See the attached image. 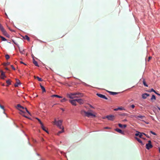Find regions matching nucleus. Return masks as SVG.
Returning <instances> with one entry per match:
<instances>
[{
  "label": "nucleus",
  "instance_id": "f257e3e1",
  "mask_svg": "<svg viewBox=\"0 0 160 160\" xmlns=\"http://www.w3.org/2000/svg\"><path fill=\"white\" fill-rule=\"evenodd\" d=\"M67 96L69 98L73 99L75 98L82 97L83 96V94L82 93L79 92L71 93L67 94Z\"/></svg>",
  "mask_w": 160,
  "mask_h": 160
},
{
  "label": "nucleus",
  "instance_id": "f03ea898",
  "mask_svg": "<svg viewBox=\"0 0 160 160\" xmlns=\"http://www.w3.org/2000/svg\"><path fill=\"white\" fill-rule=\"evenodd\" d=\"M81 114L83 116H86L89 118L91 117H95L96 116L94 114L91 112H86L84 110H82L81 111Z\"/></svg>",
  "mask_w": 160,
  "mask_h": 160
},
{
  "label": "nucleus",
  "instance_id": "7ed1b4c3",
  "mask_svg": "<svg viewBox=\"0 0 160 160\" xmlns=\"http://www.w3.org/2000/svg\"><path fill=\"white\" fill-rule=\"evenodd\" d=\"M62 121L61 120H59L57 121L55 120L54 122V123L60 129H62L63 126H62Z\"/></svg>",
  "mask_w": 160,
  "mask_h": 160
},
{
  "label": "nucleus",
  "instance_id": "20e7f679",
  "mask_svg": "<svg viewBox=\"0 0 160 160\" xmlns=\"http://www.w3.org/2000/svg\"><path fill=\"white\" fill-rule=\"evenodd\" d=\"M152 147V146L151 144V142L149 140L148 141V143L146 144V148L147 149L149 150Z\"/></svg>",
  "mask_w": 160,
  "mask_h": 160
},
{
  "label": "nucleus",
  "instance_id": "39448f33",
  "mask_svg": "<svg viewBox=\"0 0 160 160\" xmlns=\"http://www.w3.org/2000/svg\"><path fill=\"white\" fill-rule=\"evenodd\" d=\"M17 108L20 111L22 112V113H24V112L22 111L21 109H24V108L22 106H21L20 104H18L17 105Z\"/></svg>",
  "mask_w": 160,
  "mask_h": 160
},
{
  "label": "nucleus",
  "instance_id": "423d86ee",
  "mask_svg": "<svg viewBox=\"0 0 160 160\" xmlns=\"http://www.w3.org/2000/svg\"><path fill=\"white\" fill-rule=\"evenodd\" d=\"M106 118L109 120L113 121L115 117L114 115H108L106 116Z\"/></svg>",
  "mask_w": 160,
  "mask_h": 160
},
{
  "label": "nucleus",
  "instance_id": "0eeeda50",
  "mask_svg": "<svg viewBox=\"0 0 160 160\" xmlns=\"http://www.w3.org/2000/svg\"><path fill=\"white\" fill-rule=\"evenodd\" d=\"M138 133L135 134V136H139L140 138H142V135H146L143 132H137Z\"/></svg>",
  "mask_w": 160,
  "mask_h": 160
},
{
  "label": "nucleus",
  "instance_id": "6e6552de",
  "mask_svg": "<svg viewBox=\"0 0 160 160\" xmlns=\"http://www.w3.org/2000/svg\"><path fill=\"white\" fill-rule=\"evenodd\" d=\"M96 94L98 97L100 98H104L106 100L108 99V98L104 95L99 93H97Z\"/></svg>",
  "mask_w": 160,
  "mask_h": 160
},
{
  "label": "nucleus",
  "instance_id": "1a4fd4ad",
  "mask_svg": "<svg viewBox=\"0 0 160 160\" xmlns=\"http://www.w3.org/2000/svg\"><path fill=\"white\" fill-rule=\"evenodd\" d=\"M16 82L14 84V86L15 87H18L19 85H20L21 83L20 82V81L18 79H16Z\"/></svg>",
  "mask_w": 160,
  "mask_h": 160
},
{
  "label": "nucleus",
  "instance_id": "9d476101",
  "mask_svg": "<svg viewBox=\"0 0 160 160\" xmlns=\"http://www.w3.org/2000/svg\"><path fill=\"white\" fill-rule=\"evenodd\" d=\"M115 130L122 134L124 135V132L119 128H116Z\"/></svg>",
  "mask_w": 160,
  "mask_h": 160
},
{
  "label": "nucleus",
  "instance_id": "9b49d317",
  "mask_svg": "<svg viewBox=\"0 0 160 160\" xmlns=\"http://www.w3.org/2000/svg\"><path fill=\"white\" fill-rule=\"evenodd\" d=\"M149 96V94L145 93L142 95V97L143 99H146Z\"/></svg>",
  "mask_w": 160,
  "mask_h": 160
},
{
  "label": "nucleus",
  "instance_id": "f8f14e48",
  "mask_svg": "<svg viewBox=\"0 0 160 160\" xmlns=\"http://www.w3.org/2000/svg\"><path fill=\"white\" fill-rule=\"evenodd\" d=\"M19 50L20 52V53L22 54H24L25 53L24 52L25 51V49H22L21 48H20V47H18Z\"/></svg>",
  "mask_w": 160,
  "mask_h": 160
},
{
  "label": "nucleus",
  "instance_id": "ddd939ff",
  "mask_svg": "<svg viewBox=\"0 0 160 160\" xmlns=\"http://www.w3.org/2000/svg\"><path fill=\"white\" fill-rule=\"evenodd\" d=\"M69 102L72 104L73 105L76 106V102L75 101V100H69Z\"/></svg>",
  "mask_w": 160,
  "mask_h": 160
},
{
  "label": "nucleus",
  "instance_id": "4468645a",
  "mask_svg": "<svg viewBox=\"0 0 160 160\" xmlns=\"http://www.w3.org/2000/svg\"><path fill=\"white\" fill-rule=\"evenodd\" d=\"M1 74V78L2 79H4V78H6V76L5 75V74L4 72L2 70L0 71Z\"/></svg>",
  "mask_w": 160,
  "mask_h": 160
},
{
  "label": "nucleus",
  "instance_id": "2eb2a0df",
  "mask_svg": "<svg viewBox=\"0 0 160 160\" xmlns=\"http://www.w3.org/2000/svg\"><path fill=\"white\" fill-rule=\"evenodd\" d=\"M2 32L3 33V35H4L5 36H6L8 37H9V35H8L7 33V32H6V30L5 29Z\"/></svg>",
  "mask_w": 160,
  "mask_h": 160
},
{
  "label": "nucleus",
  "instance_id": "dca6fc26",
  "mask_svg": "<svg viewBox=\"0 0 160 160\" xmlns=\"http://www.w3.org/2000/svg\"><path fill=\"white\" fill-rule=\"evenodd\" d=\"M78 102L80 104H83L84 103L83 100L81 98L78 99Z\"/></svg>",
  "mask_w": 160,
  "mask_h": 160
},
{
  "label": "nucleus",
  "instance_id": "f3484780",
  "mask_svg": "<svg viewBox=\"0 0 160 160\" xmlns=\"http://www.w3.org/2000/svg\"><path fill=\"white\" fill-rule=\"evenodd\" d=\"M118 125V126L120 128H125L127 127V125H126V124H124V125H122V124H121L120 123H119Z\"/></svg>",
  "mask_w": 160,
  "mask_h": 160
},
{
  "label": "nucleus",
  "instance_id": "a211bd4d",
  "mask_svg": "<svg viewBox=\"0 0 160 160\" xmlns=\"http://www.w3.org/2000/svg\"><path fill=\"white\" fill-rule=\"evenodd\" d=\"M41 128H42V129L44 130V131H45L46 132H47V133H48V131L46 129V128H45L44 127V126L43 125H42L41 126Z\"/></svg>",
  "mask_w": 160,
  "mask_h": 160
},
{
  "label": "nucleus",
  "instance_id": "6ab92c4d",
  "mask_svg": "<svg viewBox=\"0 0 160 160\" xmlns=\"http://www.w3.org/2000/svg\"><path fill=\"white\" fill-rule=\"evenodd\" d=\"M33 64L36 66L39 67V65L38 64L37 61H35L34 59L33 60Z\"/></svg>",
  "mask_w": 160,
  "mask_h": 160
},
{
  "label": "nucleus",
  "instance_id": "aec40b11",
  "mask_svg": "<svg viewBox=\"0 0 160 160\" xmlns=\"http://www.w3.org/2000/svg\"><path fill=\"white\" fill-rule=\"evenodd\" d=\"M62 130L61 131H59L58 132V133H57L58 135H59L60 134H61V133H62L64 132L63 127H62Z\"/></svg>",
  "mask_w": 160,
  "mask_h": 160
},
{
  "label": "nucleus",
  "instance_id": "412c9836",
  "mask_svg": "<svg viewBox=\"0 0 160 160\" xmlns=\"http://www.w3.org/2000/svg\"><path fill=\"white\" fill-rule=\"evenodd\" d=\"M40 86L41 89H42V92H46V90L44 87L43 86H42L41 84L40 85Z\"/></svg>",
  "mask_w": 160,
  "mask_h": 160
},
{
  "label": "nucleus",
  "instance_id": "4be33fe9",
  "mask_svg": "<svg viewBox=\"0 0 160 160\" xmlns=\"http://www.w3.org/2000/svg\"><path fill=\"white\" fill-rule=\"evenodd\" d=\"M6 83H7L8 85H6V86L8 87L9 85H10L11 84V81L10 79H8L6 81Z\"/></svg>",
  "mask_w": 160,
  "mask_h": 160
},
{
  "label": "nucleus",
  "instance_id": "5701e85b",
  "mask_svg": "<svg viewBox=\"0 0 160 160\" xmlns=\"http://www.w3.org/2000/svg\"><path fill=\"white\" fill-rule=\"evenodd\" d=\"M134 117H135L136 118H144V116H142V115H138V116H137L136 115H134Z\"/></svg>",
  "mask_w": 160,
  "mask_h": 160
},
{
  "label": "nucleus",
  "instance_id": "b1692460",
  "mask_svg": "<svg viewBox=\"0 0 160 160\" xmlns=\"http://www.w3.org/2000/svg\"><path fill=\"white\" fill-rule=\"evenodd\" d=\"M109 93L112 95H116L118 93V92H109Z\"/></svg>",
  "mask_w": 160,
  "mask_h": 160
},
{
  "label": "nucleus",
  "instance_id": "393cba45",
  "mask_svg": "<svg viewBox=\"0 0 160 160\" xmlns=\"http://www.w3.org/2000/svg\"><path fill=\"white\" fill-rule=\"evenodd\" d=\"M52 97H57V98H62V97H61V96H59L58 95H52Z\"/></svg>",
  "mask_w": 160,
  "mask_h": 160
},
{
  "label": "nucleus",
  "instance_id": "a878e982",
  "mask_svg": "<svg viewBox=\"0 0 160 160\" xmlns=\"http://www.w3.org/2000/svg\"><path fill=\"white\" fill-rule=\"evenodd\" d=\"M156 99V98L155 96L154 95H153L152 96V97L151 98V100L152 101L153 100H155Z\"/></svg>",
  "mask_w": 160,
  "mask_h": 160
},
{
  "label": "nucleus",
  "instance_id": "bb28decb",
  "mask_svg": "<svg viewBox=\"0 0 160 160\" xmlns=\"http://www.w3.org/2000/svg\"><path fill=\"white\" fill-rule=\"evenodd\" d=\"M34 78H37L38 79V81H42V80L41 78H39L38 76L35 77L34 76Z\"/></svg>",
  "mask_w": 160,
  "mask_h": 160
},
{
  "label": "nucleus",
  "instance_id": "cd10ccee",
  "mask_svg": "<svg viewBox=\"0 0 160 160\" xmlns=\"http://www.w3.org/2000/svg\"><path fill=\"white\" fill-rule=\"evenodd\" d=\"M24 38L27 40L28 41H30V38L29 37H28L27 35H25L24 37Z\"/></svg>",
  "mask_w": 160,
  "mask_h": 160
},
{
  "label": "nucleus",
  "instance_id": "c85d7f7f",
  "mask_svg": "<svg viewBox=\"0 0 160 160\" xmlns=\"http://www.w3.org/2000/svg\"><path fill=\"white\" fill-rule=\"evenodd\" d=\"M4 30V29L3 28V27L2 26L1 24L0 23V30H1L2 32Z\"/></svg>",
  "mask_w": 160,
  "mask_h": 160
},
{
  "label": "nucleus",
  "instance_id": "c756f323",
  "mask_svg": "<svg viewBox=\"0 0 160 160\" xmlns=\"http://www.w3.org/2000/svg\"><path fill=\"white\" fill-rule=\"evenodd\" d=\"M143 85H144V86H145V87H148V86L147 84V83L144 80H143Z\"/></svg>",
  "mask_w": 160,
  "mask_h": 160
},
{
  "label": "nucleus",
  "instance_id": "7c9ffc66",
  "mask_svg": "<svg viewBox=\"0 0 160 160\" xmlns=\"http://www.w3.org/2000/svg\"><path fill=\"white\" fill-rule=\"evenodd\" d=\"M0 38H1V39L3 41H6L7 40L4 37L2 36H0Z\"/></svg>",
  "mask_w": 160,
  "mask_h": 160
},
{
  "label": "nucleus",
  "instance_id": "2f4dec72",
  "mask_svg": "<svg viewBox=\"0 0 160 160\" xmlns=\"http://www.w3.org/2000/svg\"><path fill=\"white\" fill-rule=\"evenodd\" d=\"M36 119L38 120V122H39L40 123V124L41 126L42 125H43V123H42L41 122V120H40V119H39V118H36Z\"/></svg>",
  "mask_w": 160,
  "mask_h": 160
},
{
  "label": "nucleus",
  "instance_id": "473e14b6",
  "mask_svg": "<svg viewBox=\"0 0 160 160\" xmlns=\"http://www.w3.org/2000/svg\"><path fill=\"white\" fill-rule=\"evenodd\" d=\"M136 139H137V140L140 143H142V141L141 140V139H140L139 138H136Z\"/></svg>",
  "mask_w": 160,
  "mask_h": 160
},
{
  "label": "nucleus",
  "instance_id": "72a5a7b5",
  "mask_svg": "<svg viewBox=\"0 0 160 160\" xmlns=\"http://www.w3.org/2000/svg\"><path fill=\"white\" fill-rule=\"evenodd\" d=\"M67 101V100L65 98H63V99L61 100V102H65Z\"/></svg>",
  "mask_w": 160,
  "mask_h": 160
},
{
  "label": "nucleus",
  "instance_id": "f704fd0d",
  "mask_svg": "<svg viewBox=\"0 0 160 160\" xmlns=\"http://www.w3.org/2000/svg\"><path fill=\"white\" fill-rule=\"evenodd\" d=\"M5 56V58L7 60H8L10 58L8 54L6 55Z\"/></svg>",
  "mask_w": 160,
  "mask_h": 160
},
{
  "label": "nucleus",
  "instance_id": "c9c22d12",
  "mask_svg": "<svg viewBox=\"0 0 160 160\" xmlns=\"http://www.w3.org/2000/svg\"><path fill=\"white\" fill-rule=\"evenodd\" d=\"M10 64V62H7V63H4V66H7V65H9V64Z\"/></svg>",
  "mask_w": 160,
  "mask_h": 160
},
{
  "label": "nucleus",
  "instance_id": "e433bc0d",
  "mask_svg": "<svg viewBox=\"0 0 160 160\" xmlns=\"http://www.w3.org/2000/svg\"><path fill=\"white\" fill-rule=\"evenodd\" d=\"M155 90H154L152 88L149 92H155Z\"/></svg>",
  "mask_w": 160,
  "mask_h": 160
},
{
  "label": "nucleus",
  "instance_id": "4c0bfd02",
  "mask_svg": "<svg viewBox=\"0 0 160 160\" xmlns=\"http://www.w3.org/2000/svg\"><path fill=\"white\" fill-rule=\"evenodd\" d=\"M24 109H25L26 111L29 114V115H30V112H29V111L28 110V109H27V108H24Z\"/></svg>",
  "mask_w": 160,
  "mask_h": 160
},
{
  "label": "nucleus",
  "instance_id": "58836bf2",
  "mask_svg": "<svg viewBox=\"0 0 160 160\" xmlns=\"http://www.w3.org/2000/svg\"><path fill=\"white\" fill-rule=\"evenodd\" d=\"M0 107L4 111V107L0 104Z\"/></svg>",
  "mask_w": 160,
  "mask_h": 160
},
{
  "label": "nucleus",
  "instance_id": "ea45409f",
  "mask_svg": "<svg viewBox=\"0 0 160 160\" xmlns=\"http://www.w3.org/2000/svg\"><path fill=\"white\" fill-rule=\"evenodd\" d=\"M150 133H151L152 134H153V135H156V133L155 132H154L152 131H150Z\"/></svg>",
  "mask_w": 160,
  "mask_h": 160
},
{
  "label": "nucleus",
  "instance_id": "a19ab883",
  "mask_svg": "<svg viewBox=\"0 0 160 160\" xmlns=\"http://www.w3.org/2000/svg\"><path fill=\"white\" fill-rule=\"evenodd\" d=\"M11 67L13 70H15V68H14V67L12 65H11Z\"/></svg>",
  "mask_w": 160,
  "mask_h": 160
},
{
  "label": "nucleus",
  "instance_id": "79ce46f5",
  "mask_svg": "<svg viewBox=\"0 0 160 160\" xmlns=\"http://www.w3.org/2000/svg\"><path fill=\"white\" fill-rule=\"evenodd\" d=\"M20 114H21V115H22V116H24V117H26V118H28V117H27V116H25L24 115L22 114V113L20 112Z\"/></svg>",
  "mask_w": 160,
  "mask_h": 160
},
{
  "label": "nucleus",
  "instance_id": "37998d69",
  "mask_svg": "<svg viewBox=\"0 0 160 160\" xmlns=\"http://www.w3.org/2000/svg\"><path fill=\"white\" fill-rule=\"evenodd\" d=\"M152 57H149L148 58V61L149 62L150 60L152 58Z\"/></svg>",
  "mask_w": 160,
  "mask_h": 160
},
{
  "label": "nucleus",
  "instance_id": "c03bdc74",
  "mask_svg": "<svg viewBox=\"0 0 160 160\" xmlns=\"http://www.w3.org/2000/svg\"><path fill=\"white\" fill-rule=\"evenodd\" d=\"M135 106L134 105H132L131 106V107L132 108H135Z\"/></svg>",
  "mask_w": 160,
  "mask_h": 160
},
{
  "label": "nucleus",
  "instance_id": "a18cd8bd",
  "mask_svg": "<svg viewBox=\"0 0 160 160\" xmlns=\"http://www.w3.org/2000/svg\"><path fill=\"white\" fill-rule=\"evenodd\" d=\"M118 109H119V110H122L124 109L123 108H118Z\"/></svg>",
  "mask_w": 160,
  "mask_h": 160
},
{
  "label": "nucleus",
  "instance_id": "49530a36",
  "mask_svg": "<svg viewBox=\"0 0 160 160\" xmlns=\"http://www.w3.org/2000/svg\"><path fill=\"white\" fill-rule=\"evenodd\" d=\"M118 110H119L118 108H115V109H114V111H118Z\"/></svg>",
  "mask_w": 160,
  "mask_h": 160
},
{
  "label": "nucleus",
  "instance_id": "de8ad7c7",
  "mask_svg": "<svg viewBox=\"0 0 160 160\" xmlns=\"http://www.w3.org/2000/svg\"><path fill=\"white\" fill-rule=\"evenodd\" d=\"M8 28L9 29V30L12 32L14 31L12 30V29H11V28H9L8 27Z\"/></svg>",
  "mask_w": 160,
  "mask_h": 160
},
{
  "label": "nucleus",
  "instance_id": "09e8293b",
  "mask_svg": "<svg viewBox=\"0 0 160 160\" xmlns=\"http://www.w3.org/2000/svg\"><path fill=\"white\" fill-rule=\"evenodd\" d=\"M74 100H75V101L76 102H78V99H73Z\"/></svg>",
  "mask_w": 160,
  "mask_h": 160
},
{
  "label": "nucleus",
  "instance_id": "8fccbe9b",
  "mask_svg": "<svg viewBox=\"0 0 160 160\" xmlns=\"http://www.w3.org/2000/svg\"><path fill=\"white\" fill-rule=\"evenodd\" d=\"M90 107L91 108H94V107H93L92 106V105H90Z\"/></svg>",
  "mask_w": 160,
  "mask_h": 160
},
{
  "label": "nucleus",
  "instance_id": "3c124183",
  "mask_svg": "<svg viewBox=\"0 0 160 160\" xmlns=\"http://www.w3.org/2000/svg\"><path fill=\"white\" fill-rule=\"evenodd\" d=\"M60 109H61V110H62V111H63V112L64 111V109L63 108H60Z\"/></svg>",
  "mask_w": 160,
  "mask_h": 160
},
{
  "label": "nucleus",
  "instance_id": "603ef678",
  "mask_svg": "<svg viewBox=\"0 0 160 160\" xmlns=\"http://www.w3.org/2000/svg\"><path fill=\"white\" fill-rule=\"evenodd\" d=\"M5 69H6V70H8V69L7 68H5Z\"/></svg>",
  "mask_w": 160,
  "mask_h": 160
},
{
  "label": "nucleus",
  "instance_id": "864d4df0",
  "mask_svg": "<svg viewBox=\"0 0 160 160\" xmlns=\"http://www.w3.org/2000/svg\"><path fill=\"white\" fill-rule=\"evenodd\" d=\"M157 95V94H158V93H157L156 91H155V92H154Z\"/></svg>",
  "mask_w": 160,
  "mask_h": 160
},
{
  "label": "nucleus",
  "instance_id": "5fc2aeb1",
  "mask_svg": "<svg viewBox=\"0 0 160 160\" xmlns=\"http://www.w3.org/2000/svg\"><path fill=\"white\" fill-rule=\"evenodd\" d=\"M157 95L159 96H160V94L159 93L158 94H157Z\"/></svg>",
  "mask_w": 160,
  "mask_h": 160
},
{
  "label": "nucleus",
  "instance_id": "6e6d98bb",
  "mask_svg": "<svg viewBox=\"0 0 160 160\" xmlns=\"http://www.w3.org/2000/svg\"><path fill=\"white\" fill-rule=\"evenodd\" d=\"M21 63L24 64V63L23 62H21Z\"/></svg>",
  "mask_w": 160,
  "mask_h": 160
},
{
  "label": "nucleus",
  "instance_id": "4d7b16f0",
  "mask_svg": "<svg viewBox=\"0 0 160 160\" xmlns=\"http://www.w3.org/2000/svg\"><path fill=\"white\" fill-rule=\"evenodd\" d=\"M2 85V86H5V85H4V84H3Z\"/></svg>",
  "mask_w": 160,
  "mask_h": 160
},
{
  "label": "nucleus",
  "instance_id": "13d9d810",
  "mask_svg": "<svg viewBox=\"0 0 160 160\" xmlns=\"http://www.w3.org/2000/svg\"><path fill=\"white\" fill-rule=\"evenodd\" d=\"M89 111L91 112L92 111L91 110H89Z\"/></svg>",
  "mask_w": 160,
  "mask_h": 160
},
{
  "label": "nucleus",
  "instance_id": "bf43d9fd",
  "mask_svg": "<svg viewBox=\"0 0 160 160\" xmlns=\"http://www.w3.org/2000/svg\"><path fill=\"white\" fill-rule=\"evenodd\" d=\"M105 128L108 129V127H106Z\"/></svg>",
  "mask_w": 160,
  "mask_h": 160
},
{
  "label": "nucleus",
  "instance_id": "052dcab7",
  "mask_svg": "<svg viewBox=\"0 0 160 160\" xmlns=\"http://www.w3.org/2000/svg\"><path fill=\"white\" fill-rule=\"evenodd\" d=\"M159 152L160 153V148H159Z\"/></svg>",
  "mask_w": 160,
  "mask_h": 160
},
{
  "label": "nucleus",
  "instance_id": "680f3d73",
  "mask_svg": "<svg viewBox=\"0 0 160 160\" xmlns=\"http://www.w3.org/2000/svg\"><path fill=\"white\" fill-rule=\"evenodd\" d=\"M145 136H146V137H148V136H147V135H145Z\"/></svg>",
  "mask_w": 160,
  "mask_h": 160
},
{
  "label": "nucleus",
  "instance_id": "e2e57ef3",
  "mask_svg": "<svg viewBox=\"0 0 160 160\" xmlns=\"http://www.w3.org/2000/svg\"><path fill=\"white\" fill-rule=\"evenodd\" d=\"M158 109H159V110H160V108H158Z\"/></svg>",
  "mask_w": 160,
  "mask_h": 160
},
{
  "label": "nucleus",
  "instance_id": "0e129e2a",
  "mask_svg": "<svg viewBox=\"0 0 160 160\" xmlns=\"http://www.w3.org/2000/svg\"><path fill=\"white\" fill-rule=\"evenodd\" d=\"M42 140L44 141V139H42Z\"/></svg>",
  "mask_w": 160,
  "mask_h": 160
},
{
  "label": "nucleus",
  "instance_id": "69168bd1",
  "mask_svg": "<svg viewBox=\"0 0 160 160\" xmlns=\"http://www.w3.org/2000/svg\"><path fill=\"white\" fill-rule=\"evenodd\" d=\"M159 160H160V159H159Z\"/></svg>",
  "mask_w": 160,
  "mask_h": 160
}]
</instances>
